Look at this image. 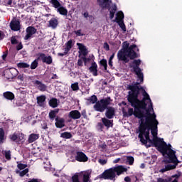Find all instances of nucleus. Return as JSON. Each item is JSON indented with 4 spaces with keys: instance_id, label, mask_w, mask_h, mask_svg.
Returning a JSON list of instances; mask_svg holds the SVG:
<instances>
[{
    "instance_id": "obj_42",
    "label": "nucleus",
    "mask_w": 182,
    "mask_h": 182,
    "mask_svg": "<svg viewBox=\"0 0 182 182\" xmlns=\"http://www.w3.org/2000/svg\"><path fill=\"white\" fill-rule=\"evenodd\" d=\"M48 117L50 120H55L56 117V114L53 111L50 110L48 114Z\"/></svg>"
},
{
    "instance_id": "obj_2",
    "label": "nucleus",
    "mask_w": 182,
    "mask_h": 182,
    "mask_svg": "<svg viewBox=\"0 0 182 182\" xmlns=\"http://www.w3.org/2000/svg\"><path fill=\"white\" fill-rule=\"evenodd\" d=\"M148 143L154 144V147H156V150L161 153L164 156V159L163 163L167 164L165 166V168H161L159 171L160 173H166V171H170V170H174L178 166L179 163H181L177 159L176 155V151L171 149V144L164 141V139L159 138V136H155L152 139L148 141Z\"/></svg>"
},
{
    "instance_id": "obj_40",
    "label": "nucleus",
    "mask_w": 182,
    "mask_h": 182,
    "mask_svg": "<svg viewBox=\"0 0 182 182\" xmlns=\"http://www.w3.org/2000/svg\"><path fill=\"white\" fill-rule=\"evenodd\" d=\"M117 23H118L119 26L122 29L124 32H126V25L124 24V21H119Z\"/></svg>"
},
{
    "instance_id": "obj_13",
    "label": "nucleus",
    "mask_w": 182,
    "mask_h": 182,
    "mask_svg": "<svg viewBox=\"0 0 182 182\" xmlns=\"http://www.w3.org/2000/svg\"><path fill=\"white\" fill-rule=\"evenodd\" d=\"M105 110V117L107 119H112L116 116V110L114 109V107L108 106Z\"/></svg>"
},
{
    "instance_id": "obj_50",
    "label": "nucleus",
    "mask_w": 182,
    "mask_h": 182,
    "mask_svg": "<svg viewBox=\"0 0 182 182\" xmlns=\"http://www.w3.org/2000/svg\"><path fill=\"white\" fill-rule=\"evenodd\" d=\"M74 33L76 34V36H85V33H82V29L75 31Z\"/></svg>"
},
{
    "instance_id": "obj_57",
    "label": "nucleus",
    "mask_w": 182,
    "mask_h": 182,
    "mask_svg": "<svg viewBox=\"0 0 182 182\" xmlns=\"http://www.w3.org/2000/svg\"><path fill=\"white\" fill-rule=\"evenodd\" d=\"M23 46L22 45V43H20L18 45L16 46V50H21L23 49Z\"/></svg>"
},
{
    "instance_id": "obj_16",
    "label": "nucleus",
    "mask_w": 182,
    "mask_h": 182,
    "mask_svg": "<svg viewBox=\"0 0 182 182\" xmlns=\"http://www.w3.org/2000/svg\"><path fill=\"white\" fill-rule=\"evenodd\" d=\"M68 117L73 119V120H77L82 117V114L79 110H72L68 114Z\"/></svg>"
},
{
    "instance_id": "obj_28",
    "label": "nucleus",
    "mask_w": 182,
    "mask_h": 182,
    "mask_svg": "<svg viewBox=\"0 0 182 182\" xmlns=\"http://www.w3.org/2000/svg\"><path fill=\"white\" fill-rule=\"evenodd\" d=\"M49 106L50 107H53V109H55V107H58V99L56 98H51L48 102Z\"/></svg>"
},
{
    "instance_id": "obj_6",
    "label": "nucleus",
    "mask_w": 182,
    "mask_h": 182,
    "mask_svg": "<svg viewBox=\"0 0 182 182\" xmlns=\"http://www.w3.org/2000/svg\"><path fill=\"white\" fill-rule=\"evenodd\" d=\"M140 65H141V60L140 59L134 60L129 64V68H132L133 72H134L135 75H136L141 83H143V82H144V75H143V72H141V68H140Z\"/></svg>"
},
{
    "instance_id": "obj_17",
    "label": "nucleus",
    "mask_w": 182,
    "mask_h": 182,
    "mask_svg": "<svg viewBox=\"0 0 182 182\" xmlns=\"http://www.w3.org/2000/svg\"><path fill=\"white\" fill-rule=\"evenodd\" d=\"M77 46H78L79 49V53L80 55H82V57L87 56V54L89 53V51L87 50V48L85 45L80 43H77Z\"/></svg>"
},
{
    "instance_id": "obj_60",
    "label": "nucleus",
    "mask_w": 182,
    "mask_h": 182,
    "mask_svg": "<svg viewBox=\"0 0 182 182\" xmlns=\"http://www.w3.org/2000/svg\"><path fill=\"white\" fill-rule=\"evenodd\" d=\"M156 182H167V179H164L163 178H158Z\"/></svg>"
},
{
    "instance_id": "obj_34",
    "label": "nucleus",
    "mask_w": 182,
    "mask_h": 182,
    "mask_svg": "<svg viewBox=\"0 0 182 182\" xmlns=\"http://www.w3.org/2000/svg\"><path fill=\"white\" fill-rule=\"evenodd\" d=\"M4 141H5V131L0 128V144H2Z\"/></svg>"
},
{
    "instance_id": "obj_47",
    "label": "nucleus",
    "mask_w": 182,
    "mask_h": 182,
    "mask_svg": "<svg viewBox=\"0 0 182 182\" xmlns=\"http://www.w3.org/2000/svg\"><path fill=\"white\" fill-rule=\"evenodd\" d=\"M17 167L19 170H25V168H26V167H28V165L23 164H18L17 165Z\"/></svg>"
},
{
    "instance_id": "obj_48",
    "label": "nucleus",
    "mask_w": 182,
    "mask_h": 182,
    "mask_svg": "<svg viewBox=\"0 0 182 182\" xmlns=\"http://www.w3.org/2000/svg\"><path fill=\"white\" fill-rule=\"evenodd\" d=\"M182 173L181 172H178V173L172 175L171 177L172 178H175V180H178L180 177H181Z\"/></svg>"
},
{
    "instance_id": "obj_5",
    "label": "nucleus",
    "mask_w": 182,
    "mask_h": 182,
    "mask_svg": "<svg viewBox=\"0 0 182 182\" xmlns=\"http://www.w3.org/2000/svg\"><path fill=\"white\" fill-rule=\"evenodd\" d=\"M113 102V100L110 97L106 98H102L96 102L93 105V109L95 112H99L100 113H104V112L107 109L108 106H110Z\"/></svg>"
},
{
    "instance_id": "obj_11",
    "label": "nucleus",
    "mask_w": 182,
    "mask_h": 182,
    "mask_svg": "<svg viewBox=\"0 0 182 182\" xmlns=\"http://www.w3.org/2000/svg\"><path fill=\"white\" fill-rule=\"evenodd\" d=\"M135 48H137L136 44H132L129 46V50L126 51V58H129L131 60H134V59L139 58V55L134 51Z\"/></svg>"
},
{
    "instance_id": "obj_37",
    "label": "nucleus",
    "mask_w": 182,
    "mask_h": 182,
    "mask_svg": "<svg viewBox=\"0 0 182 182\" xmlns=\"http://www.w3.org/2000/svg\"><path fill=\"white\" fill-rule=\"evenodd\" d=\"M18 173H19L20 177H23L24 176H26V174H28V173H29V169L25 168L21 171H17L16 173L18 174Z\"/></svg>"
},
{
    "instance_id": "obj_55",
    "label": "nucleus",
    "mask_w": 182,
    "mask_h": 182,
    "mask_svg": "<svg viewBox=\"0 0 182 182\" xmlns=\"http://www.w3.org/2000/svg\"><path fill=\"white\" fill-rule=\"evenodd\" d=\"M81 116L83 117L84 119H87V114H86V110H82L80 113Z\"/></svg>"
},
{
    "instance_id": "obj_39",
    "label": "nucleus",
    "mask_w": 182,
    "mask_h": 182,
    "mask_svg": "<svg viewBox=\"0 0 182 182\" xmlns=\"http://www.w3.org/2000/svg\"><path fill=\"white\" fill-rule=\"evenodd\" d=\"M9 139L11 141H15V143H16V141H18V134H16V132H14L13 134H11L9 136Z\"/></svg>"
},
{
    "instance_id": "obj_26",
    "label": "nucleus",
    "mask_w": 182,
    "mask_h": 182,
    "mask_svg": "<svg viewBox=\"0 0 182 182\" xmlns=\"http://www.w3.org/2000/svg\"><path fill=\"white\" fill-rule=\"evenodd\" d=\"M3 96L4 99H6L7 100H14L15 99V95L13 94L12 92L6 91L3 93Z\"/></svg>"
},
{
    "instance_id": "obj_49",
    "label": "nucleus",
    "mask_w": 182,
    "mask_h": 182,
    "mask_svg": "<svg viewBox=\"0 0 182 182\" xmlns=\"http://www.w3.org/2000/svg\"><path fill=\"white\" fill-rule=\"evenodd\" d=\"M81 59L83 60L85 66L87 65V62H90L91 60L90 58H86V56L82 57Z\"/></svg>"
},
{
    "instance_id": "obj_25",
    "label": "nucleus",
    "mask_w": 182,
    "mask_h": 182,
    "mask_svg": "<svg viewBox=\"0 0 182 182\" xmlns=\"http://www.w3.org/2000/svg\"><path fill=\"white\" fill-rule=\"evenodd\" d=\"M39 139V134H31L28 136V139L27 140L28 144L33 143L34 141H36Z\"/></svg>"
},
{
    "instance_id": "obj_10",
    "label": "nucleus",
    "mask_w": 182,
    "mask_h": 182,
    "mask_svg": "<svg viewBox=\"0 0 182 182\" xmlns=\"http://www.w3.org/2000/svg\"><path fill=\"white\" fill-rule=\"evenodd\" d=\"M37 60H41L43 63H46V65H52L53 62V59L50 55L46 56V54L43 53H39L36 54Z\"/></svg>"
},
{
    "instance_id": "obj_52",
    "label": "nucleus",
    "mask_w": 182,
    "mask_h": 182,
    "mask_svg": "<svg viewBox=\"0 0 182 182\" xmlns=\"http://www.w3.org/2000/svg\"><path fill=\"white\" fill-rule=\"evenodd\" d=\"M11 45H16L18 44V40L15 37H12L11 39Z\"/></svg>"
},
{
    "instance_id": "obj_45",
    "label": "nucleus",
    "mask_w": 182,
    "mask_h": 182,
    "mask_svg": "<svg viewBox=\"0 0 182 182\" xmlns=\"http://www.w3.org/2000/svg\"><path fill=\"white\" fill-rule=\"evenodd\" d=\"M71 180L72 182H80V181L79 180V175L76 173L72 176Z\"/></svg>"
},
{
    "instance_id": "obj_35",
    "label": "nucleus",
    "mask_w": 182,
    "mask_h": 182,
    "mask_svg": "<svg viewBox=\"0 0 182 182\" xmlns=\"http://www.w3.org/2000/svg\"><path fill=\"white\" fill-rule=\"evenodd\" d=\"M100 66H103L104 70H107V60L105 58L100 61Z\"/></svg>"
},
{
    "instance_id": "obj_58",
    "label": "nucleus",
    "mask_w": 182,
    "mask_h": 182,
    "mask_svg": "<svg viewBox=\"0 0 182 182\" xmlns=\"http://www.w3.org/2000/svg\"><path fill=\"white\" fill-rule=\"evenodd\" d=\"M4 4H6V6H9V5H12V0H6Z\"/></svg>"
},
{
    "instance_id": "obj_38",
    "label": "nucleus",
    "mask_w": 182,
    "mask_h": 182,
    "mask_svg": "<svg viewBox=\"0 0 182 182\" xmlns=\"http://www.w3.org/2000/svg\"><path fill=\"white\" fill-rule=\"evenodd\" d=\"M38 60H38V58H37L31 63V66H30L31 69L35 70V69H36V68H38Z\"/></svg>"
},
{
    "instance_id": "obj_51",
    "label": "nucleus",
    "mask_w": 182,
    "mask_h": 182,
    "mask_svg": "<svg viewBox=\"0 0 182 182\" xmlns=\"http://www.w3.org/2000/svg\"><path fill=\"white\" fill-rule=\"evenodd\" d=\"M100 149H102V151H105V150H106V149L107 148V145H106L105 143L100 144L99 146Z\"/></svg>"
},
{
    "instance_id": "obj_63",
    "label": "nucleus",
    "mask_w": 182,
    "mask_h": 182,
    "mask_svg": "<svg viewBox=\"0 0 182 182\" xmlns=\"http://www.w3.org/2000/svg\"><path fill=\"white\" fill-rule=\"evenodd\" d=\"M124 181L126 182H131L132 181V178H130L129 176H127L124 178Z\"/></svg>"
},
{
    "instance_id": "obj_36",
    "label": "nucleus",
    "mask_w": 182,
    "mask_h": 182,
    "mask_svg": "<svg viewBox=\"0 0 182 182\" xmlns=\"http://www.w3.org/2000/svg\"><path fill=\"white\" fill-rule=\"evenodd\" d=\"M18 68H19L20 69H26L27 68H29V64H28L27 63H18L17 64Z\"/></svg>"
},
{
    "instance_id": "obj_53",
    "label": "nucleus",
    "mask_w": 182,
    "mask_h": 182,
    "mask_svg": "<svg viewBox=\"0 0 182 182\" xmlns=\"http://www.w3.org/2000/svg\"><path fill=\"white\" fill-rule=\"evenodd\" d=\"M104 49H105V50L107 51L110 50V46H109V43H107V42L104 43Z\"/></svg>"
},
{
    "instance_id": "obj_20",
    "label": "nucleus",
    "mask_w": 182,
    "mask_h": 182,
    "mask_svg": "<svg viewBox=\"0 0 182 182\" xmlns=\"http://www.w3.org/2000/svg\"><path fill=\"white\" fill-rule=\"evenodd\" d=\"M97 2L98 3V5L102 8V9H105V8H108L109 11H110V4H109V0H97Z\"/></svg>"
},
{
    "instance_id": "obj_3",
    "label": "nucleus",
    "mask_w": 182,
    "mask_h": 182,
    "mask_svg": "<svg viewBox=\"0 0 182 182\" xmlns=\"http://www.w3.org/2000/svg\"><path fill=\"white\" fill-rule=\"evenodd\" d=\"M127 97H129V99L136 100L143 105H147L146 101L149 100L150 102L151 109L153 110V103L151 102V99H150V95H149L143 87H138L136 90L129 91Z\"/></svg>"
},
{
    "instance_id": "obj_56",
    "label": "nucleus",
    "mask_w": 182,
    "mask_h": 182,
    "mask_svg": "<svg viewBox=\"0 0 182 182\" xmlns=\"http://www.w3.org/2000/svg\"><path fill=\"white\" fill-rule=\"evenodd\" d=\"M4 38H5V33H4V31H0V41H4Z\"/></svg>"
},
{
    "instance_id": "obj_7",
    "label": "nucleus",
    "mask_w": 182,
    "mask_h": 182,
    "mask_svg": "<svg viewBox=\"0 0 182 182\" xmlns=\"http://www.w3.org/2000/svg\"><path fill=\"white\" fill-rule=\"evenodd\" d=\"M123 49H121L117 53V59L118 60H121L122 62H124L125 63H129L130 62V60L126 57V52L129 50L130 47L129 46V43L127 41H125L123 43Z\"/></svg>"
},
{
    "instance_id": "obj_46",
    "label": "nucleus",
    "mask_w": 182,
    "mask_h": 182,
    "mask_svg": "<svg viewBox=\"0 0 182 182\" xmlns=\"http://www.w3.org/2000/svg\"><path fill=\"white\" fill-rule=\"evenodd\" d=\"M4 156L6 160H11V151H5Z\"/></svg>"
},
{
    "instance_id": "obj_18",
    "label": "nucleus",
    "mask_w": 182,
    "mask_h": 182,
    "mask_svg": "<svg viewBox=\"0 0 182 182\" xmlns=\"http://www.w3.org/2000/svg\"><path fill=\"white\" fill-rule=\"evenodd\" d=\"M55 126L57 129H63L65 127V119L57 116L55 119Z\"/></svg>"
},
{
    "instance_id": "obj_4",
    "label": "nucleus",
    "mask_w": 182,
    "mask_h": 182,
    "mask_svg": "<svg viewBox=\"0 0 182 182\" xmlns=\"http://www.w3.org/2000/svg\"><path fill=\"white\" fill-rule=\"evenodd\" d=\"M127 171V168L123 166H117L105 170L101 175L100 178L104 180L116 181V176H120L122 173Z\"/></svg>"
},
{
    "instance_id": "obj_64",
    "label": "nucleus",
    "mask_w": 182,
    "mask_h": 182,
    "mask_svg": "<svg viewBox=\"0 0 182 182\" xmlns=\"http://www.w3.org/2000/svg\"><path fill=\"white\" fill-rule=\"evenodd\" d=\"M52 112H53L55 114H58V113H59V109H55L53 110H51Z\"/></svg>"
},
{
    "instance_id": "obj_59",
    "label": "nucleus",
    "mask_w": 182,
    "mask_h": 182,
    "mask_svg": "<svg viewBox=\"0 0 182 182\" xmlns=\"http://www.w3.org/2000/svg\"><path fill=\"white\" fill-rule=\"evenodd\" d=\"M70 51V48L65 47L64 49V55H68V53H69Z\"/></svg>"
},
{
    "instance_id": "obj_12",
    "label": "nucleus",
    "mask_w": 182,
    "mask_h": 182,
    "mask_svg": "<svg viewBox=\"0 0 182 182\" xmlns=\"http://www.w3.org/2000/svg\"><path fill=\"white\" fill-rule=\"evenodd\" d=\"M76 161H79V163H86L89 160V157L83 151H78L76 152V155L75 156Z\"/></svg>"
},
{
    "instance_id": "obj_8",
    "label": "nucleus",
    "mask_w": 182,
    "mask_h": 182,
    "mask_svg": "<svg viewBox=\"0 0 182 182\" xmlns=\"http://www.w3.org/2000/svg\"><path fill=\"white\" fill-rule=\"evenodd\" d=\"M102 122H98L97 124V129L98 132H103V129L106 127L107 130H109L110 127H113V119L103 117L102 118Z\"/></svg>"
},
{
    "instance_id": "obj_32",
    "label": "nucleus",
    "mask_w": 182,
    "mask_h": 182,
    "mask_svg": "<svg viewBox=\"0 0 182 182\" xmlns=\"http://www.w3.org/2000/svg\"><path fill=\"white\" fill-rule=\"evenodd\" d=\"M60 137H62V139H72L73 135H72L70 132H65L60 134Z\"/></svg>"
},
{
    "instance_id": "obj_31",
    "label": "nucleus",
    "mask_w": 182,
    "mask_h": 182,
    "mask_svg": "<svg viewBox=\"0 0 182 182\" xmlns=\"http://www.w3.org/2000/svg\"><path fill=\"white\" fill-rule=\"evenodd\" d=\"M116 15L115 22L117 23L119 21H123V19H124V14H123L122 11H119Z\"/></svg>"
},
{
    "instance_id": "obj_21",
    "label": "nucleus",
    "mask_w": 182,
    "mask_h": 182,
    "mask_svg": "<svg viewBox=\"0 0 182 182\" xmlns=\"http://www.w3.org/2000/svg\"><path fill=\"white\" fill-rule=\"evenodd\" d=\"M34 85H36L38 86L37 87L38 90H40V92H46V89L48 88L46 85L42 83V82L38 80L34 81Z\"/></svg>"
},
{
    "instance_id": "obj_30",
    "label": "nucleus",
    "mask_w": 182,
    "mask_h": 182,
    "mask_svg": "<svg viewBox=\"0 0 182 182\" xmlns=\"http://www.w3.org/2000/svg\"><path fill=\"white\" fill-rule=\"evenodd\" d=\"M82 181L83 182L90 181V172L85 171L82 173Z\"/></svg>"
},
{
    "instance_id": "obj_43",
    "label": "nucleus",
    "mask_w": 182,
    "mask_h": 182,
    "mask_svg": "<svg viewBox=\"0 0 182 182\" xmlns=\"http://www.w3.org/2000/svg\"><path fill=\"white\" fill-rule=\"evenodd\" d=\"M65 46L67 48H68L69 49H72V48L73 47V40L70 39L66 43H65Z\"/></svg>"
},
{
    "instance_id": "obj_54",
    "label": "nucleus",
    "mask_w": 182,
    "mask_h": 182,
    "mask_svg": "<svg viewBox=\"0 0 182 182\" xmlns=\"http://www.w3.org/2000/svg\"><path fill=\"white\" fill-rule=\"evenodd\" d=\"M98 163H100L102 166H105V164H107V160H106V159H99Z\"/></svg>"
},
{
    "instance_id": "obj_24",
    "label": "nucleus",
    "mask_w": 182,
    "mask_h": 182,
    "mask_svg": "<svg viewBox=\"0 0 182 182\" xmlns=\"http://www.w3.org/2000/svg\"><path fill=\"white\" fill-rule=\"evenodd\" d=\"M99 100H97V96L93 95L87 99V105H96Z\"/></svg>"
},
{
    "instance_id": "obj_33",
    "label": "nucleus",
    "mask_w": 182,
    "mask_h": 182,
    "mask_svg": "<svg viewBox=\"0 0 182 182\" xmlns=\"http://www.w3.org/2000/svg\"><path fill=\"white\" fill-rule=\"evenodd\" d=\"M117 11V6L114 5L112 6V9L109 11V18L110 19H113L114 18V14H116V11Z\"/></svg>"
},
{
    "instance_id": "obj_61",
    "label": "nucleus",
    "mask_w": 182,
    "mask_h": 182,
    "mask_svg": "<svg viewBox=\"0 0 182 182\" xmlns=\"http://www.w3.org/2000/svg\"><path fill=\"white\" fill-rule=\"evenodd\" d=\"M6 56H8V51H6L4 53V54L2 55L3 60H5V59H6Z\"/></svg>"
},
{
    "instance_id": "obj_23",
    "label": "nucleus",
    "mask_w": 182,
    "mask_h": 182,
    "mask_svg": "<svg viewBox=\"0 0 182 182\" xmlns=\"http://www.w3.org/2000/svg\"><path fill=\"white\" fill-rule=\"evenodd\" d=\"M90 72L92 73L93 76H97V64L93 61L91 63V66L89 68Z\"/></svg>"
},
{
    "instance_id": "obj_29",
    "label": "nucleus",
    "mask_w": 182,
    "mask_h": 182,
    "mask_svg": "<svg viewBox=\"0 0 182 182\" xmlns=\"http://www.w3.org/2000/svg\"><path fill=\"white\" fill-rule=\"evenodd\" d=\"M139 85H140V82H136L132 85H128L127 90H130L129 92H133L134 90H136V89H139Z\"/></svg>"
},
{
    "instance_id": "obj_15",
    "label": "nucleus",
    "mask_w": 182,
    "mask_h": 182,
    "mask_svg": "<svg viewBox=\"0 0 182 182\" xmlns=\"http://www.w3.org/2000/svg\"><path fill=\"white\" fill-rule=\"evenodd\" d=\"M10 28L11 31H14L15 32H18V31L21 30V22L19 20H12L10 23Z\"/></svg>"
},
{
    "instance_id": "obj_14",
    "label": "nucleus",
    "mask_w": 182,
    "mask_h": 182,
    "mask_svg": "<svg viewBox=\"0 0 182 182\" xmlns=\"http://www.w3.org/2000/svg\"><path fill=\"white\" fill-rule=\"evenodd\" d=\"M36 28L33 26H28L26 30V35L24 37L25 41H28L29 38H32L33 35H35L36 33Z\"/></svg>"
},
{
    "instance_id": "obj_19",
    "label": "nucleus",
    "mask_w": 182,
    "mask_h": 182,
    "mask_svg": "<svg viewBox=\"0 0 182 182\" xmlns=\"http://www.w3.org/2000/svg\"><path fill=\"white\" fill-rule=\"evenodd\" d=\"M58 25H59V21L58 20V18L53 17L49 21H48V28H51L52 29H56L58 28Z\"/></svg>"
},
{
    "instance_id": "obj_22",
    "label": "nucleus",
    "mask_w": 182,
    "mask_h": 182,
    "mask_svg": "<svg viewBox=\"0 0 182 182\" xmlns=\"http://www.w3.org/2000/svg\"><path fill=\"white\" fill-rule=\"evenodd\" d=\"M37 104L41 107H43L45 105V102H46V95H42L36 97Z\"/></svg>"
},
{
    "instance_id": "obj_27",
    "label": "nucleus",
    "mask_w": 182,
    "mask_h": 182,
    "mask_svg": "<svg viewBox=\"0 0 182 182\" xmlns=\"http://www.w3.org/2000/svg\"><path fill=\"white\" fill-rule=\"evenodd\" d=\"M17 137L16 144H23L25 143V134L19 133L17 134Z\"/></svg>"
},
{
    "instance_id": "obj_44",
    "label": "nucleus",
    "mask_w": 182,
    "mask_h": 182,
    "mask_svg": "<svg viewBox=\"0 0 182 182\" xmlns=\"http://www.w3.org/2000/svg\"><path fill=\"white\" fill-rule=\"evenodd\" d=\"M127 161L129 163V166H132L133 163H134V158L133 156H127Z\"/></svg>"
},
{
    "instance_id": "obj_41",
    "label": "nucleus",
    "mask_w": 182,
    "mask_h": 182,
    "mask_svg": "<svg viewBox=\"0 0 182 182\" xmlns=\"http://www.w3.org/2000/svg\"><path fill=\"white\" fill-rule=\"evenodd\" d=\"M71 89L73 92H77V90H79V82L71 84Z\"/></svg>"
},
{
    "instance_id": "obj_62",
    "label": "nucleus",
    "mask_w": 182,
    "mask_h": 182,
    "mask_svg": "<svg viewBox=\"0 0 182 182\" xmlns=\"http://www.w3.org/2000/svg\"><path fill=\"white\" fill-rule=\"evenodd\" d=\"M77 65L78 66H83V60H82V59H79L77 60Z\"/></svg>"
},
{
    "instance_id": "obj_1",
    "label": "nucleus",
    "mask_w": 182,
    "mask_h": 182,
    "mask_svg": "<svg viewBox=\"0 0 182 182\" xmlns=\"http://www.w3.org/2000/svg\"><path fill=\"white\" fill-rule=\"evenodd\" d=\"M129 105L133 108H129L128 112H124V116L130 117L134 116L137 119H140L141 123L139 127L138 137L142 144H147L150 139V130L153 138L157 136L159 132V121L156 114L150 113V109H147V105L139 102L135 100L127 97Z\"/></svg>"
},
{
    "instance_id": "obj_9",
    "label": "nucleus",
    "mask_w": 182,
    "mask_h": 182,
    "mask_svg": "<svg viewBox=\"0 0 182 182\" xmlns=\"http://www.w3.org/2000/svg\"><path fill=\"white\" fill-rule=\"evenodd\" d=\"M50 4H52V5L57 9V12L60 14V15H63L64 16H68V9L65 8L62 4H60V2L58 0H50Z\"/></svg>"
}]
</instances>
